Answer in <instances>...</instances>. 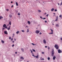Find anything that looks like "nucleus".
<instances>
[{
    "instance_id": "53",
    "label": "nucleus",
    "mask_w": 62,
    "mask_h": 62,
    "mask_svg": "<svg viewBox=\"0 0 62 62\" xmlns=\"http://www.w3.org/2000/svg\"><path fill=\"white\" fill-rule=\"evenodd\" d=\"M31 53H33V51H31Z\"/></svg>"
},
{
    "instance_id": "12",
    "label": "nucleus",
    "mask_w": 62,
    "mask_h": 62,
    "mask_svg": "<svg viewBox=\"0 0 62 62\" xmlns=\"http://www.w3.org/2000/svg\"><path fill=\"white\" fill-rule=\"evenodd\" d=\"M54 10V8H52L51 9V11H53Z\"/></svg>"
},
{
    "instance_id": "55",
    "label": "nucleus",
    "mask_w": 62,
    "mask_h": 62,
    "mask_svg": "<svg viewBox=\"0 0 62 62\" xmlns=\"http://www.w3.org/2000/svg\"><path fill=\"white\" fill-rule=\"evenodd\" d=\"M12 42L13 43H14V41H13Z\"/></svg>"
},
{
    "instance_id": "19",
    "label": "nucleus",
    "mask_w": 62,
    "mask_h": 62,
    "mask_svg": "<svg viewBox=\"0 0 62 62\" xmlns=\"http://www.w3.org/2000/svg\"><path fill=\"white\" fill-rule=\"evenodd\" d=\"M7 29L8 30H9L10 29V28H7Z\"/></svg>"
},
{
    "instance_id": "37",
    "label": "nucleus",
    "mask_w": 62,
    "mask_h": 62,
    "mask_svg": "<svg viewBox=\"0 0 62 62\" xmlns=\"http://www.w3.org/2000/svg\"><path fill=\"white\" fill-rule=\"evenodd\" d=\"M42 34V33L41 32H40L39 33V34L41 35Z\"/></svg>"
},
{
    "instance_id": "41",
    "label": "nucleus",
    "mask_w": 62,
    "mask_h": 62,
    "mask_svg": "<svg viewBox=\"0 0 62 62\" xmlns=\"http://www.w3.org/2000/svg\"><path fill=\"white\" fill-rule=\"evenodd\" d=\"M14 39L15 41H16V39H15V38Z\"/></svg>"
},
{
    "instance_id": "54",
    "label": "nucleus",
    "mask_w": 62,
    "mask_h": 62,
    "mask_svg": "<svg viewBox=\"0 0 62 62\" xmlns=\"http://www.w3.org/2000/svg\"><path fill=\"white\" fill-rule=\"evenodd\" d=\"M47 46H45V48H47Z\"/></svg>"
},
{
    "instance_id": "17",
    "label": "nucleus",
    "mask_w": 62,
    "mask_h": 62,
    "mask_svg": "<svg viewBox=\"0 0 62 62\" xmlns=\"http://www.w3.org/2000/svg\"><path fill=\"white\" fill-rule=\"evenodd\" d=\"M28 23H29V24H30V22L29 21H28Z\"/></svg>"
},
{
    "instance_id": "26",
    "label": "nucleus",
    "mask_w": 62,
    "mask_h": 62,
    "mask_svg": "<svg viewBox=\"0 0 62 62\" xmlns=\"http://www.w3.org/2000/svg\"><path fill=\"white\" fill-rule=\"evenodd\" d=\"M38 11L39 12H41V10H38Z\"/></svg>"
},
{
    "instance_id": "52",
    "label": "nucleus",
    "mask_w": 62,
    "mask_h": 62,
    "mask_svg": "<svg viewBox=\"0 0 62 62\" xmlns=\"http://www.w3.org/2000/svg\"><path fill=\"white\" fill-rule=\"evenodd\" d=\"M14 46V44H13L12 46V47H13Z\"/></svg>"
},
{
    "instance_id": "15",
    "label": "nucleus",
    "mask_w": 62,
    "mask_h": 62,
    "mask_svg": "<svg viewBox=\"0 0 62 62\" xmlns=\"http://www.w3.org/2000/svg\"><path fill=\"white\" fill-rule=\"evenodd\" d=\"M1 42H2V43H4V42H4V41L2 40H1Z\"/></svg>"
},
{
    "instance_id": "1",
    "label": "nucleus",
    "mask_w": 62,
    "mask_h": 62,
    "mask_svg": "<svg viewBox=\"0 0 62 62\" xmlns=\"http://www.w3.org/2000/svg\"><path fill=\"white\" fill-rule=\"evenodd\" d=\"M52 54H51L52 56H54V49H52Z\"/></svg>"
},
{
    "instance_id": "24",
    "label": "nucleus",
    "mask_w": 62,
    "mask_h": 62,
    "mask_svg": "<svg viewBox=\"0 0 62 62\" xmlns=\"http://www.w3.org/2000/svg\"><path fill=\"white\" fill-rule=\"evenodd\" d=\"M49 34H53V32H52L51 33H49Z\"/></svg>"
},
{
    "instance_id": "44",
    "label": "nucleus",
    "mask_w": 62,
    "mask_h": 62,
    "mask_svg": "<svg viewBox=\"0 0 62 62\" xmlns=\"http://www.w3.org/2000/svg\"><path fill=\"white\" fill-rule=\"evenodd\" d=\"M55 11H57V10L56 9H55Z\"/></svg>"
},
{
    "instance_id": "43",
    "label": "nucleus",
    "mask_w": 62,
    "mask_h": 62,
    "mask_svg": "<svg viewBox=\"0 0 62 62\" xmlns=\"http://www.w3.org/2000/svg\"><path fill=\"white\" fill-rule=\"evenodd\" d=\"M6 10L7 11H9V10H8V9H6Z\"/></svg>"
},
{
    "instance_id": "35",
    "label": "nucleus",
    "mask_w": 62,
    "mask_h": 62,
    "mask_svg": "<svg viewBox=\"0 0 62 62\" xmlns=\"http://www.w3.org/2000/svg\"><path fill=\"white\" fill-rule=\"evenodd\" d=\"M58 21V19H56V20H55V21Z\"/></svg>"
},
{
    "instance_id": "57",
    "label": "nucleus",
    "mask_w": 62,
    "mask_h": 62,
    "mask_svg": "<svg viewBox=\"0 0 62 62\" xmlns=\"http://www.w3.org/2000/svg\"><path fill=\"white\" fill-rule=\"evenodd\" d=\"M13 3V1H11V3Z\"/></svg>"
},
{
    "instance_id": "11",
    "label": "nucleus",
    "mask_w": 62,
    "mask_h": 62,
    "mask_svg": "<svg viewBox=\"0 0 62 62\" xmlns=\"http://www.w3.org/2000/svg\"><path fill=\"white\" fill-rule=\"evenodd\" d=\"M16 4L17 6H18V3L16 2Z\"/></svg>"
},
{
    "instance_id": "28",
    "label": "nucleus",
    "mask_w": 62,
    "mask_h": 62,
    "mask_svg": "<svg viewBox=\"0 0 62 62\" xmlns=\"http://www.w3.org/2000/svg\"><path fill=\"white\" fill-rule=\"evenodd\" d=\"M9 17H10V18H11L12 17V15H9Z\"/></svg>"
},
{
    "instance_id": "62",
    "label": "nucleus",
    "mask_w": 62,
    "mask_h": 62,
    "mask_svg": "<svg viewBox=\"0 0 62 62\" xmlns=\"http://www.w3.org/2000/svg\"><path fill=\"white\" fill-rule=\"evenodd\" d=\"M40 18H42V17L40 16Z\"/></svg>"
},
{
    "instance_id": "25",
    "label": "nucleus",
    "mask_w": 62,
    "mask_h": 62,
    "mask_svg": "<svg viewBox=\"0 0 62 62\" xmlns=\"http://www.w3.org/2000/svg\"><path fill=\"white\" fill-rule=\"evenodd\" d=\"M32 51H33V52H36V51H35V50L34 49H32Z\"/></svg>"
},
{
    "instance_id": "48",
    "label": "nucleus",
    "mask_w": 62,
    "mask_h": 62,
    "mask_svg": "<svg viewBox=\"0 0 62 62\" xmlns=\"http://www.w3.org/2000/svg\"><path fill=\"white\" fill-rule=\"evenodd\" d=\"M60 39H61V40L62 41V38H60Z\"/></svg>"
},
{
    "instance_id": "33",
    "label": "nucleus",
    "mask_w": 62,
    "mask_h": 62,
    "mask_svg": "<svg viewBox=\"0 0 62 62\" xmlns=\"http://www.w3.org/2000/svg\"><path fill=\"white\" fill-rule=\"evenodd\" d=\"M5 29V28H2V30H4V29Z\"/></svg>"
},
{
    "instance_id": "49",
    "label": "nucleus",
    "mask_w": 62,
    "mask_h": 62,
    "mask_svg": "<svg viewBox=\"0 0 62 62\" xmlns=\"http://www.w3.org/2000/svg\"><path fill=\"white\" fill-rule=\"evenodd\" d=\"M45 19H46V18H43V20H45Z\"/></svg>"
},
{
    "instance_id": "14",
    "label": "nucleus",
    "mask_w": 62,
    "mask_h": 62,
    "mask_svg": "<svg viewBox=\"0 0 62 62\" xmlns=\"http://www.w3.org/2000/svg\"><path fill=\"white\" fill-rule=\"evenodd\" d=\"M20 59H23L24 58H23L22 57H20Z\"/></svg>"
},
{
    "instance_id": "64",
    "label": "nucleus",
    "mask_w": 62,
    "mask_h": 62,
    "mask_svg": "<svg viewBox=\"0 0 62 62\" xmlns=\"http://www.w3.org/2000/svg\"><path fill=\"white\" fill-rule=\"evenodd\" d=\"M42 59V57L40 58V59Z\"/></svg>"
},
{
    "instance_id": "2",
    "label": "nucleus",
    "mask_w": 62,
    "mask_h": 62,
    "mask_svg": "<svg viewBox=\"0 0 62 62\" xmlns=\"http://www.w3.org/2000/svg\"><path fill=\"white\" fill-rule=\"evenodd\" d=\"M58 46V45H57L56 44L55 45V46H54L55 48H56V49L57 50H58V47H59Z\"/></svg>"
},
{
    "instance_id": "20",
    "label": "nucleus",
    "mask_w": 62,
    "mask_h": 62,
    "mask_svg": "<svg viewBox=\"0 0 62 62\" xmlns=\"http://www.w3.org/2000/svg\"><path fill=\"white\" fill-rule=\"evenodd\" d=\"M38 55H39L38 54L36 56V58H38V57H39Z\"/></svg>"
},
{
    "instance_id": "7",
    "label": "nucleus",
    "mask_w": 62,
    "mask_h": 62,
    "mask_svg": "<svg viewBox=\"0 0 62 62\" xmlns=\"http://www.w3.org/2000/svg\"><path fill=\"white\" fill-rule=\"evenodd\" d=\"M58 52L59 54H60V53H61V50H60V49H59L58 50Z\"/></svg>"
},
{
    "instance_id": "23",
    "label": "nucleus",
    "mask_w": 62,
    "mask_h": 62,
    "mask_svg": "<svg viewBox=\"0 0 62 62\" xmlns=\"http://www.w3.org/2000/svg\"><path fill=\"white\" fill-rule=\"evenodd\" d=\"M19 33V32L18 31L17 32H16V34H18Z\"/></svg>"
},
{
    "instance_id": "10",
    "label": "nucleus",
    "mask_w": 62,
    "mask_h": 62,
    "mask_svg": "<svg viewBox=\"0 0 62 62\" xmlns=\"http://www.w3.org/2000/svg\"><path fill=\"white\" fill-rule=\"evenodd\" d=\"M21 50L23 52H24V49L23 48H21Z\"/></svg>"
},
{
    "instance_id": "30",
    "label": "nucleus",
    "mask_w": 62,
    "mask_h": 62,
    "mask_svg": "<svg viewBox=\"0 0 62 62\" xmlns=\"http://www.w3.org/2000/svg\"><path fill=\"white\" fill-rule=\"evenodd\" d=\"M31 44H32V45H35V44H34L33 43H32Z\"/></svg>"
},
{
    "instance_id": "8",
    "label": "nucleus",
    "mask_w": 62,
    "mask_h": 62,
    "mask_svg": "<svg viewBox=\"0 0 62 62\" xmlns=\"http://www.w3.org/2000/svg\"><path fill=\"white\" fill-rule=\"evenodd\" d=\"M56 58V57H55V56H53V60H55Z\"/></svg>"
},
{
    "instance_id": "56",
    "label": "nucleus",
    "mask_w": 62,
    "mask_h": 62,
    "mask_svg": "<svg viewBox=\"0 0 62 62\" xmlns=\"http://www.w3.org/2000/svg\"><path fill=\"white\" fill-rule=\"evenodd\" d=\"M13 5H12L11 6V8H13Z\"/></svg>"
},
{
    "instance_id": "40",
    "label": "nucleus",
    "mask_w": 62,
    "mask_h": 62,
    "mask_svg": "<svg viewBox=\"0 0 62 62\" xmlns=\"http://www.w3.org/2000/svg\"><path fill=\"white\" fill-rule=\"evenodd\" d=\"M48 16H49V14H48L47 15H46V17H48Z\"/></svg>"
},
{
    "instance_id": "4",
    "label": "nucleus",
    "mask_w": 62,
    "mask_h": 62,
    "mask_svg": "<svg viewBox=\"0 0 62 62\" xmlns=\"http://www.w3.org/2000/svg\"><path fill=\"white\" fill-rule=\"evenodd\" d=\"M3 27H4V28H6V29H7L8 28L7 26V25H6V24H4L3 25Z\"/></svg>"
},
{
    "instance_id": "21",
    "label": "nucleus",
    "mask_w": 62,
    "mask_h": 62,
    "mask_svg": "<svg viewBox=\"0 0 62 62\" xmlns=\"http://www.w3.org/2000/svg\"><path fill=\"white\" fill-rule=\"evenodd\" d=\"M47 59L48 60H49L50 59V58L49 57H48L47 58Z\"/></svg>"
},
{
    "instance_id": "6",
    "label": "nucleus",
    "mask_w": 62,
    "mask_h": 62,
    "mask_svg": "<svg viewBox=\"0 0 62 62\" xmlns=\"http://www.w3.org/2000/svg\"><path fill=\"white\" fill-rule=\"evenodd\" d=\"M4 33L5 34H6V35H7V34H8V32H7V31H5Z\"/></svg>"
},
{
    "instance_id": "47",
    "label": "nucleus",
    "mask_w": 62,
    "mask_h": 62,
    "mask_svg": "<svg viewBox=\"0 0 62 62\" xmlns=\"http://www.w3.org/2000/svg\"><path fill=\"white\" fill-rule=\"evenodd\" d=\"M9 39H11V37H9Z\"/></svg>"
},
{
    "instance_id": "3",
    "label": "nucleus",
    "mask_w": 62,
    "mask_h": 62,
    "mask_svg": "<svg viewBox=\"0 0 62 62\" xmlns=\"http://www.w3.org/2000/svg\"><path fill=\"white\" fill-rule=\"evenodd\" d=\"M40 32V31L39 30H36V31H35V33L36 34H39Z\"/></svg>"
},
{
    "instance_id": "58",
    "label": "nucleus",
    "mask_w": 62,
    "mask_h": 62,
    "mask_svg": "<svg viewBox=\"0 0 62 62\" xmlns=\"http://www.w3.org/2000/svg\"><path fill=\"white\" fill-rule=\"evenodd\" d=\"M32 56H34V55L32 54Z\"/></svg>"
},
{
    "instance_id": "31",
    "label": "nucleus",
    "mask_w": 62,
    "mask_h": 62,
    "mask_svg": "<svg viewBox=\"0 0 62 62\" xmlns=\"http://www.w3.org/2000/svg\"><path fill=\"white\" fill-rule=\"evenodd\" d=\"M42 54H44V52H42Z\"/></svg>"
},
{
    "instance_id": "59",
    "label": "nucleus",
    "mask_w": 62,
    "mask_h": 62,
    "mask_svg": "<svg viewBox=\"0 0 62 62\" xmlns=\"http://www.w3.org/2000/svg\"><path fill=\"white\" fill-rule=\"evenodd\" d=\"M53 14H54V15H55V13H53Z\"/></svg>"
},
{
    "instance_id": "42",
    "label": "nucleus",
    "mask_w": 62,
    "mask_h": 62,
    "mask_svg": "<svg viewBox=\"0 0 62 62\" xmlns=\"http://www.w3.org/2000/svg\"><path fill=\"white\" fill-rule=\"evenodd\" d=\"M18 15H20V13H18Z\"/></svg>"
},
{
    "instance_id": "16",
    "label": "nucleus",
    "mask_w": 62,
    "mask_h": 62,
    "mask_svg": "<svg viewBox=\"0 0 62 62\" xmlns=\"http://www.w3.org/2000/svg\"><path fill=\"white\" fill-rule=\"evenodd\" d=\"M3 18V17L2 16H0V20H1V19H2Z\"/></svg>"
},
{
    "instance_id": "60",
    "label": "nucleus",
    "mask_w": 62,
    "mask_h": 62,
    "mask_svg": "<svg viewBox=\"0 0 62 62\" xmlns=\"http://www.w3.org/2000/svg\"><path fill=\"white\" fill-rule=\"evenodd\" d=\"M36 1H39V0H36Z\"/></svg>"
},
{
    "instance_id": "36",
    "label": "nucleus",
    "mask_w": 62,
    "mask_h": 62,
    "mask_svg": "<svg viewBox=\"0 0 62 62\" xmlns=\"http://www.w3.org/2000/svg\"><path fill=\"white\" fill-rule=\"evenodd\" d=\"M51 32H53V30H52V29H51Z\"/></svg>"
},
{
    "instance_id": "27",
    "label": "nucleus",
    "mask_w": 62,
    "mask_h": 62,
    "mask_svg": "<svg viewBox=\"0 0 62 62\" xmlns=\"http://www.w3.org/2000/svg\"><path fill=\"white\" fill-rule=\"evenodd\" d=\"M22 31L23 32H24V31L23 30H22Z\"/></svg>"
},
{
    "instance_id": "29",
    "label": "nucleus",
    "mask_w": 62,
    "mask_h": 62,
    "mask_svg": "<svg viewBox=\"0 0 62 62\" xmlns=\"http://www.w3.org/2000/svg\"><path fill=\"white\" fill-rule=\"evenodd\" d=\"M56 19H58V16H57L56 17Z\"/></svg>"
},
{
    "instance_id": "34",
    "label": "nucleus",
    "mask_w": 62,
    "mask_h": 62,
    "mask_svg": "<svg viewBox=\"0 0 62 62\" xmlns=\"http://www.w3.org/2000/svg\"><path fill=\"white\" fill-rule=\"evenodd\" d=\"M45 23H47V21H45Z\"/></svg>"
},
{
    "instance_id": "50",
    "label": "nucleus",
    "mask_w": 62,
    "mask_h": 62,
    "mask_svg": "<svg viewBox=\"0 0 62 62\" xmlns=\"http://www.w3.org/2000/svg\"><path fill=\"white\" fill-rule=\"evenodd\" d=\"M15 54H17V52H16L15 53Z\"/></svg>"
},
{
    "instance_id": "63",
    "label": "nucleus",
    "mask_w": 62,
    "mask_h": 62,
    "mask_svg": "<svg viewBox=\"0 0 62 62\" xmlns=\"http://www.w3.org/2000/svg\"><path fill=\"white\" fill-rule=\"evenodd\" d=\"M30 51H32V50H31V49H30Z\"/></svg>"
},
{
    "instance_id": "13",
    "label": "nucleus",
    "mask_w": 62,
    "mask_h": 62,
    "mask_svg": "<svg viewBox=\"0 0 62 62\" xmlns=\"http://www.w3.org/2000/svg\"><path fill=\"white\" fill-rule=\"evenodd\" d=\"M56 27H59V25L58 24H56Z\"/></svg>"
},
{
    "instance_id": "18",
    "label": "nucleus",
    "mask_w": 62,
    "mask_h": 62,
    "mask_svg": "<svg viewBox=\"0 0 62 62\" xmlns=\"http://www.w3.org/2000/svg\"><path fill=\"white\" fill-rule=\"evenodd\" d=\"M40 60H44V59L43 58H42Z\"/></svg>"
},
{
    "instance_id": "45",
    "label": "nucleus",
    "mask_w": 62,
    "mask_h": 62,
    "mask_svg": "<svg viewBox=\"0 0 62 62\" xmlns=\"http://www.w3.org/2000/svg\"><path fill=\"white\" fill-rule=\"evenodd\" d=\"M13 38H11V40L12 41L13 40Z\"/></svg>"
},
{
    "instance_id": "46",
    "label": "nucleus",
    "mask_w": 62,
    "mask_h": 62,
    "mask_svg": "<svg viewBox=\"0 0 62 62\" xmlns=\"http://www.w3.org/2000/svg\"><path fill=\"white\" fill-rule=\"evenodd\" d=\"M58 6H59V5H60V4L59 3H58Z\"/></svg>"
},
{
    "instance_id": "61",
    "label": "nucleus",
    "mask_w": 62,
    "mask_h": 62,
    "mask_svg": "<svg viewBox=\"0 0 62 62\" xmlns=\"http://www.w3.org/2000/svg\"><path fill=\"white\" fill-rule=\"evenodd\" d=\"M11 27L10 26H9V28H10Z\"/></svg>"
},
{
    "instance_id": "22",
    "label": "nucleus",
    "mask_w": 62,
    "mask_h": 62,
    "mask_svg": "<svg viewBox=\"0 0 62 62\" xmlns=\"http://www.w3.org/2000/svg\"><path fill=\"white\" fill-rule=\"evenodd\" d=\"M27 33L29 32V29H27Z\"/></svg>"
},
{
    "instance_id": "32",
    "label": "nucleus",
    "mask_w": 62,
    "mask_h": 62,
    "mask_svg": "<svg viewBox=\"0 0 62 62\" xmlns=\"http://www.w3.org/2000/svg\"><path fill=\"white\" fill-rule=\"evenodd\" d=\"M47 49H48V50H49L50 49V47H47Z\"/></svg>"
},
{
    "instance_id": "39",
    "label": "nucleus",
    "mask_w": 62,
    "mask_h": 62,
    "mask_svg": "<svg viewBox=\"0 0 62 62\" xmlns=\"http://www.w3.org/2000/svg\"><path fill=\"white\" fill-rule=\"evenodd\" d=\"M62 17V15H61L59 16V17Z\"/></svg>"
},
{
    "instance_id": "9",
    "label": "nucleus",
    "mask_w": 62,
    "mask_h": 62,
    "mask_svg": "<svg viewBox=\"0 0 62 62\" xmlns=\"http://www.w3.org/2000/svg\"><path fill=\"white\" fill-rule=\"evenodd\" d=\"M9 24L10 25H11V21H9Z\"/></svg>"
},
{
    "instance_id": "5",
    "label": "nucleus",
    "mask_w": 62,
    "mask_h": 62,
    "mask_svg": "<svg viewBox=\"0 0 62 62\" xmlns=\"http://www.w3.org/2000/svg\"><path fill=\"white\" fill-rule=\"evenodd\" d=\"M43 43L44 44H46V40L45 39H44L43 40Z\"/></svg>"
},
{
    "instance_id": "38",
    "label": "nucleus",
    "mask_w": 62,
    "mask_h": 62,
    "mask_svg": "<svg viewBox=\"0 0 62 62\" xmlns=\"http://www.w3.org/2000/svg\"><path fill=\"white\" fill-rule=\"evenodd\" d=\"M62 2H61V4L60 5L61 6V5H62Z\"/></svg>"
},
{
    "instance_id": "51",
    "label": "nucleus",
    "mask_w": 62,
    "mask_h": 62,
    "mask_svg": "<svg viewBox=\"0 0 62 62\" xmlns=\"http://www.w3.org/2000/svg\"><path fill=\"white\" fill-rule=\"evenodd\" d=\"M13 36H14V35H15V34L14 33H13Z\"/></svg>"
}]
</instances>
